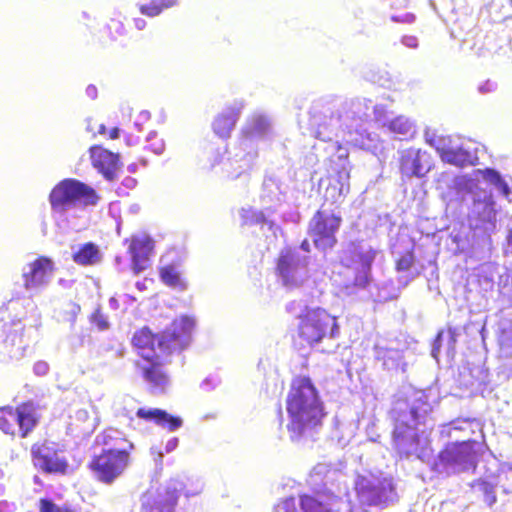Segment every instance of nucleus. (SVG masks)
<instances>
[{
    "label": "nucleus",
    "instance_id": "nucleus-22",
    "mask_svg": "<svg viewBox=\"0 0 512 512\" xmlns=\"http://www.w3.org/2000/svg\"><path fill=\"white\" fill-rule=\"evenodd\" d=\"M431 146H433L442 162L454 165L456 167H465L472 164L471 155L469 151L462 147L458 148H445L438 145H435L434 139H430L427 141Z\"/></svg>",
    "mask_w": 512,
    "mask_h": 512
},
{
    "label": "nucleus",
    "instance_id": "nucleus-42",
    "mask_svg": "<svg viewBox=\"0 0 512 512\" xmlns=\"http://www.w3.org/2000/svg\"><path fill=\"white\" fill-rule=\"evenodd\" d=\"M442 335H443V332L440 331L437 336H436V339H435V348H434V351H439V348H440V345H441V338H442Z\"/></svg>",
    "mask_w": 512,
    "mask_h": 512
},
{
    "label": "nucleus",
    "instance_id": "nucleus-13",
    "mask_svg": "<svg viewBox=\"0 0 512 512\" xmlns=\"http://www.w3.org/2000/svg\"><path fill=\"white\" fill-rule=\"evenodd\" d=\"M28 266L29 271L23 273L24 287L27 290L47 284L55 271L54 262L47 256L37 257Z\"/></svg>",
    "mask_w": 512,
    "mask_h": 512
},
{
    "label": "nucleus",
    "instance_id": "nucleus-40",
    "mask_svg": "<svg viewBox=\"0 0 512 512\" xmlns=\"http://www.w3.org/2000/svg\"><path fill=\"white\" fill-rule=\"evenodd\" d=\"M119 135H120V131L117 127H114L110 130H108L107 132V137L111 140H115L117 138H119Z\"/></svg>",
    "mask_w": 512,
    "mask_h": 512
},
{
    "label": "nucleus",
    "instance_id": "nucleus-16",
    "mask_svg": "<svg viewBox=\"0 0 512 512\" xmlns=\"http://www.w3.org/2000/svg\"><path fill=\"white\" fill-rule=\"evenodd\" d=\"M426 155L427 153L420 149L409 148L402 151L399 159L401 172L408 177L424 176L429 170V167L423 164V158Z\"/></svg>",
    "mask_w": 512,
    "mask_h": 512
},
{
    "label": "nucleus",
    "instance_id": "nucleus-28",
    "mask_svg": "<svg viewBox=\"0 0 512 512\" xmlns=\"http://www.w3.org/2000/svg\"><path fill=\"white\" fill-rule=\"evenodd\" d=\"M472 486H477L484 497L488 506H493L497 502L496 487L489 481L477 479Z\"/></svg>",
    "mask_w": 512,
    "mask_h": 512
},
{
    "label": "nucleus",
    "instance_id": "nucleus-48",
    "mask_svg": "<svg viewBox=\"0 0 512 512\" xmlns=\"http://www.w3.org/2000/svg\"><path fill=\"white\" fill-rule=\"evenodd\" d=\"M134 124H135V126L138 128V130H139V131H141V130H142V128H141V125H142V124H141V123H139L138 121H135V122H134Z\"/></svg>",
    "mask_w": 512,
    "mask_h": 512
},
{
    "label": "nucleus",
    "instance_id": "nucleus-50",
    "mask_svg": "<svg viewBox=\"0 0 512 512\" xmlns=\"http://www.w3.org/2000/svg\"><path fill=\"white\" fill-rule=\"evenodd\" d=\"M258 218H260V219L264 220V215H263V213H259Z\"/></svg>",
    "mask_w": 512,
    "mask_h": 512
},
{
    "label": "nucleus",
    "instance_id": "nucleus-46",
    "mask_svg": "<svg viewBox=\"0 0 512 512\" xmlns=\"http://www.w3.org/2000/svg\"><path fill=\"white\" fill-rule=\"evenodd\" d=\"M301 249H303L304 251L306 252H309L310 248H309V243L307 240H304L302 243H301Z\"/></svg>",
    "mask_w": 512,
    "mask_h": 512
},
{
    "label": "nucleus",
    "instance_id": "nucleus-41",
    "mask_svg": "<svg viewBox=\"0 0 512 512\" xmlns=\"http://www.w3.org/2000/svg\"><path fill=\"white\" fill-rule=\"evenodd\" d=\"M80 312V306L77 304H71V321L74 322L77 314Z\"/></svg>",
    "mask_w": 512,
    "mask_h": 512
},
{
    "label": "nucleus",
    "instance_id": "nucleus-5",
    "mask_svg": "<svg viewBox=\"0 0 512 512\" xmlns=\"http://www.w3.org/2000/svg\"><path fill=\"white\" fill-rule=\"evenodd\" d=\"M342 473L333 468H321L314 470L312 481L318 487L311 494L299 495V505L303 512H341L343 504L340 496L342 488Z\"/></svg>",
    "mask_w": 512,
    "mask_h": 512
},
{
    "label": "nucleus",
    "instance_id": "nucleus-9",
    "mask_svg": "<svg viewBox=\"0 0 512 512\" xmlns=\"http://www.w3.org/2000/svg\"><path fill=\"white\" fill-rule=\"evenodd\" d=\"M323 207L324 204L310 219L308 235L318 250L326 251L334 248L338 242L337 233L342 224V217L338 213H328Z\"/></svg>",
    "mask_w": 512,
    "mask_h": 512
},
{
    "label": "nucleus",
    "instance_id": "nucleus-34",
    "mask_svg": "<svg viewBox=\"0 0 512 512\" xmlns=\"http://www.w3.org/2000/svg\"><path fill=\"white\" fill-rule=\"evenodd\" d=\"M483 205H484V212H483L482 216L479 215V218L482 221L492 222L493 220H495V215H496L495 210H494V202L492 200H488V201L483 202Z\"/></svg>",
    "mask_w": 512,
    "mask_h": 512
},
{
    "label": "nucleus",
    "instance_id": "nucleus-18",
    "mask_svg": "<svg viewBox=\"0 0 512 512\" xmlns=\"http://www.w3.org/2000/svg\"><path fill=\"white\" fill-rule=\"evenodd\" d=\"M298 263L291 250L282 251L276 262V273L285 286L295 287L302 283L296 276Z\"/></svg>",
    "mask_w": 512,
    "mask_h": 512
},
{
    "label": "nucleus",
    "instance_id": "nucleus-7",
    "mask_svg": "<svg viewBox=\"0 0 512 512\" xmlns=\"http://www.w3.org/2000/svg\"><path fill=\"white\" fill-rule=\"evenodd\" d=\"M41 420L38 406L31 400L16 406L0 407V430L15 439L28 438Z\"/></svg>",
    "mask_w": 512,
    "mask_h": 512
},
{
    "label": "nucleus",
    "instance_id": "nucleus-30",
    "mask_svg": "<svg viewBox=\"0 0 512 512\" xmlns=\"http://www.w3.org/2000/svg\"><path fill=\"white\" fill-rule=\"evenodd\" d=\"M90 323L97 328L99 331L107 330L110 325L107 320V316L102 312L100 306H98L93 313L90 315Z\"/></svg>",
    "mask_w": 512,
    "mask_h": 512
},
{
    "label": "nucleus",
    "instance_id": "nucleus-3",
    "mask_svg": "<svg viewBox=\"0 0 512 512\" xmlns=\"http://www.w3.org/2000/svg\"><path fill=\"white\" fill-rule=\"evenodd\" d=\"M195 328L193 317L182 315L172 321L162 333L156 334L147 326L137 329L130 340L139 359L158 353H180L188 347Z\"/></svg>",
    "mask_w": 512,
    "mask_h": 512
},
{
    "label": "nucleus",
    "instance_id": "nucleus-32",
    "mask_svg": "<svg viewBox=\"0 0 512 512\" xmlns=\"http://www.w3.org/2000/svg\"><path fill=\"white\" fill-rule=\"evenodd\" d=\"M139 10L143 15L148 17H155L163 12L158 0H153L148 4L140 5Z\"/></svg>",
    "mask_w": 512,
    "mask_h": 512
},
{
    "label": "nucleus",
    "instance_id": "nucleus-45",
    "mask_svg": "<svg viewBox=\"0 0 512 512\" xmlns=\"http://www.w3.org/2000/svg\"><path fill=\"white\" fill-rule=\"evenodd\" d=\"M138 117H139L141 120H145V121L149 120V118H150L149 113H147V112H140V113L138 114Z\"/></svg>",
    "mask_w": 512,
    "mask_h": 512
},
{
    "label": "nucleus",
    "instance_id": "nucleus-20",
    "mask_svg": "<svg viewBox=\"0 0 512 512\" xmlns=\"http://www.w3.org/2000/svg\"><path fill=\"white\" fill-rule=\"evenodd\" d=\"M241 109L242 104L238 106H228L216 115L212 123V129L219 138L227 139L230 137L239 118Z\"/></svg>",
    "mask_w": 512,
    "mask_h": 512
},
{
    "label": "nucleus",
    "instance_id": "nucleus-19",
    "mask_svg": "<svg viewBox=\"0 0 512 512\" xmlns=\"http://www.w3.org/2000/svg\"><path fill=\"white\" fill-rule=\"evenodd\" d=\"M376 251L373 248L362 249L357 243L351 242L346 252L345 266L360 269L368 273L375 259Z\"/></svg>",
    "mask_w": 512,
    "mask_h": 512
},
{
    "label": "nucleus",
    "instance_id": "nucleus-24",
    "mask_svg": "<svg viewBox=\"0 0 512 512\" xmlns=\"http://www.w3.org/2000/svg\"><path fill=\"white\" fill-rule=\"evenodd\" d=\"M159 277L166 286L172 289L184 291L188 287V282L174 263L159 267Z\"/></svg>",
    "mask_w": 512,
    "mask_h": 512
},
{
    "label": "nucleus",
    "instance_id": "nucleus-29",
    "mask_svg": "<svg viewBox=\"0 0 512 512\" xmlns=\"http://www.w3.org/2000/svg\"><path fill=\"white\" fill-rule=\"evenodd\" d=\"M40 512H76L68 505L58 506L51 499L41 498L39 500Z\"/></svg>",
    "mask_w": 512,
    "mask_h": 512
},
{
    "label": "nucleus",
    "instance_id": "nucleus-39",
    "mask_svg": "<svg viewBox=\"0 0 512 512\" xmlns=\"http://www.w3.org/2000/svg\"><path fill=\"white\" fill-rule=\"evenodd\" d=\"M162 10L171 8L178 3V0H158Z\"/></svg>",
    "mask_w": 512,
    "mask_h": 512
},
{
    "label": "nucleus",
    "instance_id": "nucleus-47",
    "mask_svg": "<svg viewBox=\"0 0 512 512\" xmlns=\"http://www.w3.org/2000/svg\"><path fill=\"white\" fill-rule=\"evenodd\" d=\"M107 128L104 126V125H100L99 126V129H98V133L101 134V135H107Z\"/></svg>",
    "mask_w": 512,
    "mask_h": 512
},
{
    "label": "nucleus",
    "instance_id": "nucleus-27",
    "mask_svg": "<svg viewBox=\"0 0 512 512\" xmlns=\"http://www.w3.org/2000/svg\"><path fill=\"white\" fill-rule=\"evenodd\" d=\"M103 34L104 37L112 41L125 34V28L120 15L110 19L104 28Z\"/></svg>",
    "mask_w": 512,
    "mask_h": 512
},
{
    "label": "nucleus",
    "instance_id": "nucleus-51",
    "mask_svg": "<svg viewBox=\"0 0 512 512\" xmlns=\"http://www.w3.org/2000/svg\"><path fill=\"white\" fill-rule=\"evenodd\" d=\"M510 3H511V5H512V0H510Z\"/></svg>",
    "mask_w": 512,
    "mask_h": 512
},
{
    "label": "nucleus",
    "instance_id": "nucleus-35",
    "mask_svg": "<svg viewBox=\"0 0 512 512\" xmlns=\"http://www.w3.org/2000/svg\"><path fill=\"white\" fill-rule=\"evenodd\" d=\"M281 507L284 512H298L297 503L293 497L284 499L281 503Z\"/></svg>",
    "mask_w": 512,
    "mask_h": 512
},
{
    "label": "nucleus",
    "instance_id": "nucleus-31",
    "mask_svg": "<svg viewBox=\"0 0 512 512\" xmlns=\"http://www.w3.org/2000/svg\"><path fill=\"white\" fill-rule=\"evenodd\" d=\"M415 261L413 250H408L396 260L395 268L397 271H408L412 268Z\"/></svg>",
    "mask_w": 512,
    "mask_h": 512
},
{
    "label": "nucleus",
    "instance_id": "nucleus-10",
    "mask_svg": "<svg viewBox=\"0 0 512 512\" xmlns=\"http://www.w3.org/2000/svg\"><path fill=\"white\" fill-rule=\"evenodd\" d=\"M30 455L34 468L44 474L66 475L69 472L68 460L60 456L53 443L47 439L34 442Z\"/></svg>",
    "mask_w": 512,
    "mask_h": 512
},
{
    "label": "nucleus",
    "instance_id": "nucleus-26",
    "mask_svg": "<svg viewBox=\"0 0 512 512\" xmlns=\"http://www.w3.org/2000/svg\"><path fill=\"white\" fill-rule=\"evenodd\" d=\"M479 172L481 173L483 179L496 186L502 195L505 197L510 195V188L498 171L493 168H485Z\"/></svg>",
    "mask_w": 512,
    "mask_h": 512
},
{
    "label": "nucleus",
    "instance_id": "nucleus-21",
    "mask_svg": "<svg viewBox=\"0 0 512 512\" xmlns=\"http://www.w3.org/2000/svg\"><path fill=\"white\" fill-rule=\"evenodd\" d=\"M136 416L145 421H151L158 426L167 428L169 431H175L182 426V419L178 416H173L165 410L159 408H138Z\"/></svg>",
    "mask_w": 512,
    "mask_h": 512
},
{
    "label": "nucleus",
    "instance_id": "nucleus-15",
    "mask_svg": "<svg viewBox=\"0 0 512 512\" xmlns=\"http://www.w3.org/2000/svg\"><path fill=\"white\" fill-rule=\"evenodd\" d=\"M355 492L359 500L368 506L378 505L387 498L385 487L374 483L365 476H359L355 482Z\"/></svg>",
    "mask_w": 512,
    "mask_h": 512
},
{
    "label": "nucleus",
    "instance_id": "nucleus-23",
    "mask_svg": "<svg viewBox=\"0 0 512 512\" xmlns=\"http://www.w3.org/2000/svg\"><path fill=\"white\" fill-rule=\"evenodd\" d=\"M153 250V243L150 239H134L130 245L132 253L133 269L139 273L149 266V255Z\"/></svg>",
    "mask_w": 512,
    "mask_h": 512
},
{
    "label": "nucleus",
    "instance_id": "nucleus-37",
    "mask_svg": "<svg viewBox=\"0 0 512 512\" xmlns=\"http://www.w3.org/2000/svg\"><path fill=\"white\" fill-rule=\"evenodd\" d=\"M402 43L409 48L418 47V39L415 36H404L402 38Z\"/></svg>",
    "mask_w": 512,
    "mask_h": 512
},
{
    "label": "nucleus",
    "instance_id": "nucleus-33",
    "mask_svg": "<svg viewBox=\"0 0 512 512\" xmlns=\"http://www.w3.org/2000/svg\"><path fill=\"white\" fill-rule=\"evenodd\" d=\"M389 128L393 132L406 134L409 132L411 125L408 120L402 117H397L390 122Z\"/></svg>",
    "mask_w": 512,
    "mask_h": 512
},
{
    "label": "nucleus",
    "instance_id": "nucleus-11",
    "mask_svg": "<svg viewBox=\"0 0 512 512\" xmlns=\"http://www.w3.org/2000/svg\"><path fill=\"white\" fill-rule=\"evenodd\" d=\"M171 355L158 353L138 359L134 363L143 380L154 392L164 393L170 385L171 377L166 366L170 363Z\"/></svg>",
    "mask_w": 512,
    "mask_h": 512
},
{
    "label": "nucleus",
    "instance_id": "nucleus-25",
    "mask_svg": "<svg viewBox=\"0 0 512 512\" xmlns=\"http://www.w3.org/2000/svg\"><path fill=\"white\" fill-rule=\"evenodd\" d=\"M72 259L81 266H92L100 262L101 253L98 246L92 242L85 243L73 253Z\"/></svg>",
    "mask_w": 512,
    "mask_h": 512
},
{
    "label": "nucleus",
    "instance_id": "nucleus-2",
    "mask_svg": "<svg viewBox=\"0 0 512 512\" xmlns=\"http://www.w3.org/2000/svg\"><path fill=\"white\" fill-rule=\"evenodd\" d=\"M286 410L290 417L288 431L296 437L306 428L320 426L326 412L319 392L308 376H296L292 379L286 399Z\"/></svg>",
    "mask_w": 512,
    "mask_h": 512
},
{
    "label": "nucleus",
    "instance_id": "nucleus-4",
    "mask_svg": "<svg viewBox=\"0 0 512 512\" xmlns=\"http://www.w3.org/2000/svg\"><path fill=\"white\" fill-rule=\"evenodd\" d=\"M292 342L295 348L314 347L339 335L337 317L322 307L306 306L297 316Z\"/></svg>",
    "mask_w": 512,
    "mask_h": 512
},
{
    "label": "nucleus",
    "instance_id": "nucleus-8",
    "mask_svg": "<svg viewBox=\"0 0 512 512\" xmlns=\"http://www.w3.org/2000/svg\"><path fill=\"white\" fill-rule=\"evenodd\" d=\"M476 441L466 440L447 443L438 453L433 470L447 476L476 467Z\"/></svg>",
    "mask_w": 512,
    "mask_h": 512
},
{
    "label": "nucleus",
    "instance_id": "nucleus-14",
    "mask_svg": "<svg viewBox=\"0 0 512 512\" xmlns=\"http://www.w3.org/2000/svg\"><path fill=\"white\" fill-rule=\"evenodd\" d=\"M92 166L106 179L112 180L120 165V156L101 145L91 146L89 149Z\"/></svg>",
    "mask_w": 512,
    "mask_h": 512
},
{
    "label": "nucleus",
    "instance_id": "nucleus-43",
    "mask_svg": "<svg viewBox=\"0 0 512 512\" xmlns=\"http://www.w3.org/2000/svg\"><path fill=\"white\" fill-rule=\"evenodd\" d=\"M266 126H267V124L262 119H259V120H257V124L254 129H259L262 132H264L266 130Z\"/></svg>",
    "mask_w": 512,
    "mask_h": 512
},
{
    "label": "nucleus",
    "instance_id": "nucleus-49",
    "mask_svg": "<svg viewBox=\"0 0 512 512\" xmlns=\"http://www.w3.org/2000/svg\"><path fill=\"white\" fill-rule=\"evenodd\" d=\"M38 367H43L44 370L47 369V365L46 364H38Z\"/></svg>",
    "mask_w": 512,
    "mask_h": 512
},
{
    "label": "nucleus",
    "instance_id": "nucleus-38",
    "mask_svg": "<svg viewBox=\"0 0 512 512\" xmlns=\"http://www.w3.org/2000/svg\"><path fill=\"white\" fill-rule=\"evenodd\" d=\"M409 413L411 415L413 424L417 426L420 422L421 415L419 413V408L416 406L410 407Z\"/></svg>",
    "mask_w": 512,
    "mask_h": 512
},
{
    "label": "nucleus",
    "instance_id": "nucleus-36",
    "mask_svg": "<svg viewBox=\"0 0 512 512\" xmlns=\"http://www.w3.org/2000/svg\"><path fill=\"white\" fill-rule=\"evenodd\" d=\"M502 346L512 353V326L510 330L504 333L502 338Z\"/></svg>",
    "mask_w": 512,
    "mask_h": 512
},
{
    "label": "nucleus",
    "instance_id": "nucleus-44",
    "mask_svg": "<svg viewBox=\"0 0 512 512\" xmlns=\"http://www.w3.org/2000/svg\"><path fill=\"white\" fill-rule=\"evenodd\" d=\"M135 25L138 29H143L146 26V22L143 19H135Z\"/></svg>",
    "mask_w": 512,
    "mask_h": 512
},
{
    "label": "nucleus",
    "instance_id": "nucleus-6",
    "mask_svg": "<svg viewBox=\"0 0 512 512\" xmlns=\"http://www.w3.org/2000/svg\"><path fill=\"white\" fill-rule=\"evenodd\" d=\"M100 198L92 186L74 178H65L58 182L48 197L52 211L60 214L76 206H96Z\"/></svg>",
    "mask_w": 512,
    "mask_h": 512
},
{
    "label": "nucleus",
    "instance_id": "nucleus-17",
    "mask_svg": "<svg viewBox=\"0 0 512 512\" xmlns=\"http://www.w3.org/2000/svg\"><path fill=\"white\" fill-rule=\"evenodd\" d=\"M347 158L348 155L345 156V161L339 168H332L333 173L328 177L329 184L326 192L330 193L334 202L349 191L350 169Z\"/></svg>",
    "mask_w": 512,
    "mask_h": 512
},
{
    "label": "nucleus",
    "instance_id": "nucleus-12",
    "mask_svg": "<svg viewBox=\"0 0 512 512\" xmlns=\"http://www.w3.org/2000/svg\"><path fill=\"white\" fill-rule=\"evenodd\" d=\"M391 417L393 419L394 428L392 431V441L394 448L399 454L405 457L415 453L420 443V437L417 433H412L408 437V433L416 426L406 421L404 411L393 408L391 410Z\"/></svg>",
    "mask_w": 512,
    "mask_h": 512
},
{
    "label": "nucleus",
    "instance_id": "nucleus-1",
    "mask_svg": "<svg viewBox=\"0 0 512 512\" xmlns=\"http://www.w3.org/2000/svg\"><path fill=\"white\" fill-rule=\"evenodd\" d=\"M92 448L94 452L87 462V469L101 484L115 483L133 462L135 445L116 428L107 427L98 433Z\"/></svg>",
    "mask_w": 512,
    "mask_h": 512
}]
</instances>
